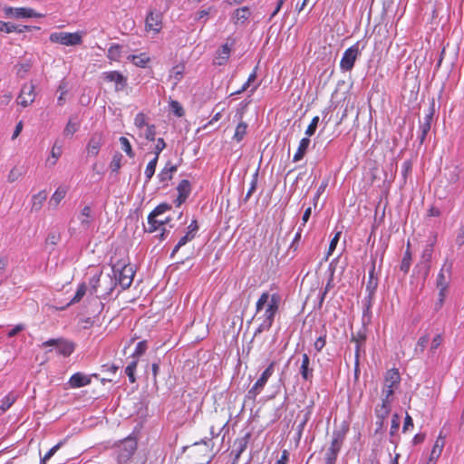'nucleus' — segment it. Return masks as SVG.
Listing matches in <instances>:
<instances>
[{"label": "nucleus", "mask_w": 464, "mask_h": 464, "mask_svg": "<svg viewBox=\"0 0 464 464\" xmlns=\"http://www.w3.org/2000/svg\"><path fill=\"white\" fill-rule=\"evenodd\" d=\"M400 424H401V417L398 413H394L392 415V423H391V435H394L399 428H400Z\"/></svg>", "instance_id": "obj_54"}, {"label": "nucleus", "mask_w": 464, "mask_h": 464, "mask_svg": "<svg viewBox=\"0 0 464 464\" xmlns=\"http://www.w3.org/2000/svg\"><path fill=\"white\" fill-rule=\"evenodd\" d=\"M162 14L160 12L150 11L146 17V29L159 33L161 28Z\"/></svg>", "instance_id": "obj_18"}, {"label": "nucleus", "mask_w": 464, "mask_h": 464, "mask_svg": "<svg viewBox=\"0 0 464 464\" xmlns=\"http://www.w3.org/2000/svg\"><path fill=\"white\" fill-rule=\"evenodd\" d=\"M52 43L71 46L82 44V36L78 33L57 32L50 34Z\"/></svg>", "instance_id": "obj_7"}, {"label": "nucleus", "mask_w": 464, "mask_h": 464, "mask_svg": "<svg viewBox=\"0 0 464 464\" xmlns=\"http://www.w3.org/2000/svg\"><path fill=\"white\" fill-rule=\"evenodd\" d=\"M170 209L171 205L168 203L158 205L148 216V227H144L145 232L153 233L160 227L169 224V218H165L164 220H157V218Z\"/></svg>", "instance_id": "obj_4"}, {"label": "nucleus", "mask_w": 464, "mask_h": 464, "mask_svg": "<svg viewBox=\"0 0 464 464\" xmlns=\"http://www.w3.org/2000/svg\"><path fill=\"white\" fill-rule=\"evenodd\" d=\"M137 449V441L130 437L126 438L118 445V460L121 463H125L135 452Z\"/></svg>", "instance_id": "obj_8"}, {"label": "nucleus", "mask_w": 464, "mask_h": 464, "mask_svg": "<svg viewBox=\"0 0 464 464\" xmlns=\"http://www.w3.org/2000/svg\"><path fill=\"white\" fill-rule=\"evenodd\" d=\"M47 193L45 190H42L33 196L32 210L38 211L42 208L43 203L46 200Z\"/></svg>", "instance_id": "obj_31"}, {"label": "nucleus", "mask_w": 464, "mask_h": 464, "mask_svg": "<svg viewBox=\"0 0 464 464\" xmlns=\"http://www.w3.org/2000/svg\"><path fill=\"white\" fill-rule=\"evenodd\" d=\"M411 243L408 241L407 243V249L404 253V256L402 257L400 269L404 273L407 274L410 270L411 264V251L410 249Z\"/></svg>", "instance_id": "obj_29"}, {"label": "nucleus", "mask_w": 464, "mask_h": 464, "mask_svg": "<svg viewBox=\"0 0 464 464\" xmlns=\"http://www.w3.org/2000/svg\"><path fill=\"white\" fill-rule=\"evenodd\" d=\"M212 9H213V6H209L207 9H202V10L198 11L196 14L195 20L201 21L202 19H204L203 24H206L208 21V15L209 14V13L211 12Z\"/></svg>", "instance_id": "obj_57"}, {"label": "nucleus", "mask_w": 464, "mask_h": 464, "mask_svg": "<svg viewBox=\"0 0 464 464\" xmlns=\"http://www.w3.org/2000/svg\"><path fill=\"white\" fill-rule=\"evenodd\" d=\"M60 239H61L60 233H58L56 231H52V232H50L48 234V236L46 237V243L50 244V245H53V246H55V245L58 244Z\"/></svg>", "instance_id": "obj_58"}, {"label": "nucleus", "mask_w": 464, "mask_h": 464, "mask_svg": "<svg viewBox=\"0 0 464 464\" xmlns=\"http://www.w3.org/2000/svg\"><path fill=\"white\" fill-rule=\"evenodd\" d=\"M102 272L94 275L89 280V285H90V294L93 295L96 294L98 291V287L100 286V281H101V276Z\"/></svg>", "instance_id": "obj_44"}, {"label": "nucleus", "mask_w": 464, "mask_h": 464, "mask_svg": "<svg viewBox=\"0 0 464 464\" xmlns=\"http://www.w3.org/2000/svg\"><path fill=\"white\" fill-rule=\"evenodd\" d=\"M247 124L244 121H240L236 127L235 134L233 139L237 142L241 141L246 134Z\"/></svg>", "instance_id": "obj_40"}, {"label": "nucleus", "mask_w": 464, "mask_h": 464, "mask_svg": "<svg viewBox=\"0 0 464 464\" xmlns=\"http://www.w3.org/2000/svg\"><path fill=\"white\" fill-rule=\"evenodd\" d=\"M145 137L150 141H154L155 140V139H156V127H155V125L151 124V125H148L147 126Z\"/></svg>", "instance_id": "obj_62"}, {"label": "nucleus", "mask_w": 464, "mask_h": 464, "mask_svg": "<svg viewBox=\"0 0 464 464\" xmlns=\"http://www.w3.org/2000/svg\"><path fill=\"white\" fill-rule=\"evenodd\" d=\"M103 144V136L102 132H94L87 144V153L89 156L96 157Z\"/></svg>", "instance_id": "obj_14"}, {"label": "nucleus", "mask_w": 464, "mask_h": 464, "mask_svg": "<svg viewBox=\"0 0 464 464\" xmlns=\"http://www.w3.org/2000/svg\"><path fill=\"white\" fill-rule=\"evenodd\" d=\"M400 379H385L382 389V399L392 400L394 390L398 388Z\"/></svg>", "instance_id": "obj_21"}, {"label": "nucleus", "mask_w": 464, "mask_h": 464, "mask_svg": "<svg viewBox=\"0 0 464 464\" xmlns=\"http://www.w3.org/2000/svg\"><path fill=\"white\" fill-rule=\"evenodd\" d=\"M67 189L63 187H59L55 192L53 194L50 205H53L54 207H57L58 204L62 201V199L64 198L66 195Z\"/></svg>", "instance_id": "obj_36"}, {"label": "nucleus", "mask_w": 464, "mask_h": 464, "mask_svg": "<svg viewBox=\"0 0 464 464\" xmlns=\"http://www.w3.org/2000/svg\"><path fill=\"white\" fill-rule=\"evenodd\" d=\"M178 190V197L175 199V204L177 207H179L181 204H183L191 192V185L190 182L188 179H182L179 181L177 187Z\"/></svg>", "instance_id": "obj_16"}, {"label": "nucleus", "mask_w": 464, "mask_h": 464, "mask_svg": "<svg viewBox=\"0 0 464 464\" xmlns=\"http://www.w3.org/2000/svg\"><path fill=\"white\" fill-rule=\"evenodd\" d=\"M35 85L32 82L24 83L18 96V103L23 107H27L34 102L35 99Z\"/></svg>", "instance_id": "obj_10"}, {"label": "nucleus", "mask_w": 464, "mask_h": 464, "mask_svg": "<svg viewBox=\"0 0 464 464\" xmlns=\"http://www.w3.org/2000/svg\"><path fill=\"white\" fill-rule=\"evenodd\" d=\"M252 12L248 6L238 7L231 14V21L235 24H245L248 22Z\"/></svg>", "instance_id": "obj_17"}, {"label": "nucleus", "mask_w": 464, "mask_h": 464, "mask_svg": "<svg viewBox=\"0 0 464 464\" xmlns=\"http://www.w3.org/2000/svg\"><path fill=\"white\" fill-rule=\"evenodd\" d=\"M310 358L306 353H304L302 356V363L299 369V372L302 377H308L309 374H312L313 369L309 368Z\"/></svg>", "instance_id": "obj_37"}, {"label": "nucleus", "mask_w": 464, "mask_h": 464, "mask_svg": "<svg viewBox=\"0 0 464 464\" xmlns=\"http://www.w3.org/2000/svg\"><path fill=\"white\" fill-rule=\"evenodd\" d=\"M128 60L140 68H145L148 63L150 61V57L147 56L146 53H140L139 55L130 54L128 56Z\"/></svg>", "instance_id": "obj_30"}, {"label": "nucleus", "mask_w": 464, "mask_h": 464, "mask_svg": "<svg viewBox=\"0 0 464 464\" xmlns=\"http://www.w3.org/2000/svg\"><path fill=\"white\" fill-rule=\"evenodd\" d=\"M169 106L177 117H182L185 114L183 107L178 101H171Z\"/></svg>", "instance_id": "obj_50"}, {"label": "nucleus", "mask_w": 464, "mask_h": 464, "mask_svg": "<svg viewBox=\"0 0 464 464\" xmlns=\"http://www.w3.org/2000/svg\"><path fill=\"white\" fill-rule=\"evenodd\" d=\"M79 220H80V223H81V227L83 228V229H88L92 221H93V216H92V208L90 206H85L82 211H81V214L79 216Z\"/></svg>", "instance_id": "obj_24"}, {"label": "nucleus", "mask_w": 464, "mask_h": 464, "mask_svg": "<svg viewBox=\"0 0 464 464\" xmlns=\"http://www.w3.org/2000/svg\"><path fill=\"white\" fill-rule=\"evenodd\" d=\"M112 262V260L111 261ZM112 276H109L110 286L105 288L104 295H111L112 291L119 284L123 290L128 289L133 281L135 272L130 264H126L122 260L111 263Z\"/></svg>", "instance_id": "obj_2"}, {"label": "nucleus", "mask_w": 464, "mask_h": 464, "mask_svg": "<svg viewBox=\"0 0 464 464\" xmlns=\"http://www.w3.org/2000/svg\"><path fill=\"white\" fill-rule=\"evenodd\" d=\"M14 30H16L15 24L9 22L0 21V32L10 34L14 32Z\"/></svg>", "instance_id": "obj_59"}, {"label": "nucleus", "mask_w": 464, "mask_h": 464, "mask_svg": "<svg viewBox=\"0 0 464 464\" xmlns=\"http://www.w3.org/2000/svg\"><path fill=\"white\" fill-rule=\"evenodd\" d=\"M434 105H435L434 100L432 99L430 106L429 113L426 114L423 121L420 122V130L430 131V126H431V121H432L433 114H434Z\"/></svg>", "instance_id": "obj_28"}, {"label": "nucleus", "mask_w": 464, "mask_h": 464, "mask_svg": "<svg viewBox=\"0 0 464 464\" xmlns=\"http://www.w3.org/2000/svg\"><path fill=\"white\" fill-rule=\"evenodd\" d=\"M49 346L53 347L57 353L64 357L70 356L75 350V343L63 337L52 338L42 343V347Z\"/></svg>", "instance_id": "obj_5"}, {"label": "nucleus", "mask_w": 464, "mask_h": 464, "mask_svg": "<svg viewBox=\"0 0 464 464\" xmlns=\"http://www.w3.org/2000/svg\"><path fill=\"white\" fill-rule=\"evenodd\" d=\"M121 46L120 44H112L108 50V58L114 61L119 60L121 57Z\"/></svg>", "instance_id": "obj_48"}, {"label": "nucleus", "mask_w": 464, "mask_h": 464, "mask_svg": "<svg viewBox=\"0 0 464 464\" xmlns=\"http://www.w3.org/2000/svg\"><path fill=\"white\" fill-rule=\"evenodd\" d=\"M177 165H173L170 161H168L165 167L158 174V178L161 183L168 182L173 177V174L177 171Z\"/></svg>", "instance_id": "obj_23"}, {"label": "nucleus", "mask_w": 464, "mask_h": 464, "mask_svg": "<svg viewBox=\"0 0 464 464\" xmlns=\"http://www.w3.org/2000/svg\"><path fill=\"white\" fill-rule=\"evenodd\" d=\"M16 400L17 395L14 392H9L7 395H5L0 401V415H3L5 412H6L16 401Z\"/></svg>", "instance_id": "obj_27"}, {"label": "nucleus", "mask_w": 464, "mask_h": 464, "mask_svg": "<svg viewBox=\"0 0 464 464\" xmlns=\"http://www.w3.org/2000/svg\"><path fill=\"white\" fill-rule=\"evenodd\" d=\"M153 377H156L159 374L160 369V360L154 359L151 362L149 361V367L147 368Z\"/></svg>", "instance_id": "obj_55"}, {"label": "nucleus", "mask_w": 464, "mask_h": 464, "mask_svg": "<svg viewBox=\"0 0 464 464\" xmlns=\"http://www.w3.org/2000/svg\"><path fill=\"white\" fill-rule=\"evenodd\" d=\"M429 341H430V337L427 334L420 337L417 342L416 347H415V352L422 353L425 350V348L427 347Z\"/></svg>", "instance_id": "obj_51"}, {"label": "nucleus", "mask_w": 464, "mask_h": 464, "mask_svg": "<svg viewBox=\"0 0 464 464\" xmlns=\"http://www.w3.org/2000/svg\"><path fill=\"white\" fill-rule=\"evenodd\" d=\"M257 183H258V169L253 174L249 189L246 192V195L244 198L245 202H246L250 198L252 194L256 191Z\"/></svg>", "instance_id": "obj_45"}, {"label": "nucleus", "mask_w": 464, "mask_h": 464, "mask_svg": "<svg viewBox=\"0 0 464 464\" xmlns=\"http://www.w3.org/2000/svg\"><path fill=\"white\" fill-rule=\"evenodd\" d=\"M231 53V46L227 43L222 44L218 51L216 52V55L214 58V64L216 65H224L229 59Z\"/></svg>", "instance_id": "obj_19"}, {"label": "nucleus", "mask_w": 464, "mask_h": 464, "mask_svg": "<svg viewBox=\"0 0 464 464\" xmlns=\"http://www.w3.org/2000/svg\"><path fill=\"white\" fill-rule=\"evenodd\" d=\"M445 446V435L440 432L431 449L433 456H440Z\"/></svg>", "instance_id": "obj_34"}, {"label": "nucleus", "mask_w": 464, "mask_h": 464, "mask_svg": "<svg viewBox=\"0 0 464 464\" xmlns=\"http://www.w3.org/2000/svg\"><path fill=\"white\" fill-rule=\"evenodd\" d=\"M318 123H319V117L318 116L314 117L305 130V134L308 137L313 136L315 133Z\"/></svg>", "instance_id": "obj_52"}, {"label": "nucleus", "mask_w": 464, "mask_h": 464, "mask_svg": "<svg viewBox=\"0 0 464 464\" xmlns=\"http://www.w3.org/2000/svg\"><path fill=\"white\" fill-rule=\"evenodd\" d=\"M376 258L372 257V266L369 270V278L366 284L367 295L375 296L379 285V278L375 273Z\"/></svg>", "instance_id": "obj_13"}, {"label": "nucleus", "mask_w": 464, "mask_h": 464, "mask_svg": "<svg viewBox=\"0 0 464 464\" xmlns=\"http://www.w3.org/2000/svg\"><path fill=\"white\" fill-rule=\"evenodd\" d=\"M433 245L434 243H430L425 246L422 251L420 261L418 264H430L432 258L433 254Z\"/></svg>", "instance_id": "obj_38"}, {"label": "nucleus", "mask_w": 464, "mask_h": 464, "mask_svg": "<svg viewBox=\"0 0 464 464\" xmlns=\"http://www.w3.org/2000/svg\"><path fill=\"white\" fill-rule=\"evenodd\" d=\"M140 366L143 369V373L147 376L150 375V372L148 371L149 367V360L145 359H139L130 356V361L128 362L127 366L125 367V373L127 377H134V373L136 372L137 367Z\"/></svg>", "instance_id": "obj_12"}, {"label": "nucleus", "mask_w": 464, "mask_h": 464, "mask_svg": "<svg viewBox=\"0 0 464 464\" xmlns=\"http://www.w3.org/2000/svg\"><path fill=\"white\" fill-rule=\"evenodd\" d=\"M361 54V50L359 48V42L355 44L352 45L343 54V57L340 62V67L343 72H350L353 70L354 66V63L357 57Z\"/></svg>", "instance_id": "obj_6"}, {"label": "nucleus", "mask_w": 464, "mask_h": 464, "mask_svg": "<svg viewBox=\"0 0 464 464\" xmlns=\"http://www.w3.org/2000/svg\"><path fill=\"white\" fill-rule=\"evenodd\" d=\"M134 124L137 128L142 129L146 123V116L143 112H139L134 119Z\"/></svg>", "instance_id": "obj_61"}, {"label": "nucleus", "mask_w": 464, "mask_h": 464, "mask_svg": "<svg viewBox=\"0 0 464 464\" xmlns=\"http://www.w3.org/2000/svg\"><path fill=\"white\" fill-rule=\"evenodd\" d=\"M347 430L348 427L334 431L330 447L324 454V464H336L337 456L343 447Z\"/></svg>", "instance_id": "obj_3"}, {"label": "nucleus", "mask_w": 464, "mask_h": 464, "mask_svg": "<svg viewBox=\"0 0 464 464\" xmlns=\"http://www.w3.org/2000/svg\"><path fill=\"white\" fill-rule=\"evenodd\" d=\"M266 381L267 379H257L255 385L248 391V396L255 399L256 396L259 393V391L265 386Z\"/></svg>", "instance_id": "obj_42"}, {"label": "nucleus", "mask_w": 464, "mask_h": 464, "mask_svg": "<svg viewBox=\"0 0 464 464\" xmlns=\"http://www.w3.org/2000/svg\"><path fill=\"white\" fill-rule=\"evenodd\" d=\"M102 78L106 82L115 83V92H121L127 86V77L118 71H110L102 73Z\"/></svg>", "instance_id": "obj_11"}, {"label": "nucleus", "mask_w": 464, "mask_h": 464, "mask_svg": "<svg viewBox=\"0 0 464 464\" xmlns=\"http://www.w3.org/2000/svg\"><path fill=\"white\" fill-rule=\"evenodd\" d=\"M120 143L121 145V149L126 152V154L130 157V158H133L135 156V153L131 148V145L129 141V140L126 138V137H121L120 138Z\"/></svg>", "instance_id": "obj_47"}, {"label": "nucleus", "mask_w": 464, "mask_h": 464, "mask_svg": "<svg viewBox=\"0 0 464 464\" xmlns=\"http://www.w3.org/2000/svg\"><path fill=\"white\" fill-rule=\"evenodd\" d=\"M122 155L120 153V152H116L113 157H112V160L110 162V166L109 168L111 169V170L112 172H118L119 169H121V160H122Z\"/></svg>", "instance_id": "obj_43"}, {"label": "nucleus", "mask_w": 464, "mask_h": 464, "mask_svg": "<svg viewBox=\"0 0 464 464\" xmlns=\"http://www.w3.org/2000/svg\"><path fill=\"white\" fill-rule=\"evenodd\" d=\"M326 344V331L321 334L314 342V346L316 352L320 353Z\"/></svg>", "instance_id": "obj_53"}, {"label": "nucleus", "mask_w": 464, "mask_h": 464, "mask_svg": "<svg viewBox=\"0 0 464 464\" xmlns=\"http://www.w3.org/2000/svg\"><path fill=\"white\" fill-rule=\"evenodd\" d=\"M310 142H311V140L308 137L303 138L300 140L297 150L295 153L294 158H293L294 162H297L304 157V155L308 150V147L310 145Z\"/></svg>", "instance_id": "obj_26"}, {"label": "nucleus", "mask_w": 464, "mask_h": 464, "mask_svg": "<svg viewBox=\"0 0 464 464\" xmlns=\"http://www.w3.org/2000/svg\"><path fill=\"white\" fill-rule=\"evenodd\" d=\"M5 14L8 17L31 18V17H44V14L35 12L34 9L29 7H11L6 6L4 9Z\"/></svg>", "instance_id": "obj_9"}, {"label": "nucleus", "mask_w": 464, "mask_h": 464, "mask_svg": "<svg viewBox=\"0 0 464 464\" xmlns=\"http://www.w3.org/2000/svg\"><path fill=\"white\" fill-rule=\"evenodd\" d=\"M375 296L366 295L362 300L363 311H362V319L364 320L368 317V321L371 320L372 317V306L373 304Z\"/></svg>", "instance_id": "obj_32"}, {"label": "nucleus", "mask_w": 464, "mask_h": 464, "mask_svg": "<svg viewBox=\"0 0 464 464\" xmlns=\"http://www.w3.org/2000/svg\"><path fill=\"white\" fill-rule=\"evenodd\" d=\"M79 122H73L72 120L70 119L63 130V134L65 136H72L79 130Z\"/></svg>", "instance_id": "obj_46"}, {"label": "nucleus", "mask_w": 464, "mask_h": 464, "mask_svg": "<svg viewBox=\"0 0 464 464\" xmlns=\"http://www.w3.org/2000/svg\"><path fill=\"white\" fill-rule=\"evenodd\" d=\"M455 241L459 246L464 245V222L460 224Z\"/></svg>", "instance_id": "obj_64"}, {"label": "nucleus", "mask_w": 464, "mask_h": 464, "mask_svg": "<svg viewBox=\"0 0 464 464\" xmlns=\"http://www.w3.org/2000/svg\"><path fill=\"white\" fill-rule=\"evenodd\" d=\"M392 400L382 399V403L377 405L375 408V414L381 424L388 417L391 411Z\"/></svg>", "instance_id": "obj_22"}, {"label": "nucleus", "mask_w": 464, "mask_h": 464, "mask_svg": "<svg viewBox=\"0 0 464 464\" xmlns=\"http://www.w3.org/2000/svg\"><path fill=\"white\" fill-rule=\"evenodd\" d=\"M62 445V442H59L57 443L56 445H54L53 448H51L46 453L45 455L44 456V458L42 459V463L45 464L47 460H49L54 454L55 452L60 449Z\"/></svg>", "instance_id": "obj_60"}, {"label": "nucleus", "mask_w": 464, "mask_h": 464, "mask_svg": "<svg viewBox=\"0 0 464 464\" xmlns=\"http://www.w3.org/2000/svg\"><path fill=\"white\" fill-rule=\"evenodd\" d=\"M352 342L355 343V377L358 375V362H359V356L362 347L364 345L366 341V330L363 328L362 330L358 331L355 334H352L351 338Z\"/></svg>", "instance_id": "obj_15"}, {"label": "nucleus", "mask_w": 464, "mask_h": 464, "mask_svg": "<svg viewBox=\"0 0 464 464\" xmlns=\"http://www.w3.org/2000/svg\"><path fill=\"white\" fill-rule=\"evenodd\" d=\"M87 292V285L85 283H82L78 285L77 291L74 296L71 299V301L67 304L66 306H70L72 304L79 303L82 297L85 295Z\"/></svg>", "instance_id": "obj_33"}, {"label": "nucleus", "mask_w": 464, "mask_h": 464, "mask_svg": "<svg viewBox=\"0 0 464 464\" xmlns=\"http://www.w3.org/2000/svg\"><path fill=\"white\" fill-rule=\"evenodd\" d=\"M157 163H158V159L157 157H154L147 165L146 167V169H145V177H146V180H145V183H148L150 182V180L151 179V178L153 177V175L155 174V170H156V167H157Z\"/></svg>", "instance_id": "obj_39"}, {"label": "nucleus", "mask_w": 464, "mask_h": 464, "mask_svg": "<svg viewBox=\"0 0 464 464\" xmlns=\"http://www.w3.org/2000/svg\"><path fill=\"white\" fill-rule=\"evenodd\" d=\"M416 269L419 274L422 276L423 280H426L430 274V264H417Z\"/></svg>", "instance_id": "obj_56"}, {"label": "nucleus", "mask_w": 464, "mask_h": 464, "mask_svg": "<svg viewBox=\"0 0 464 464\" xmlns=\"http://www.w3.org/2000/svg\"><path fill=\"white\" fill-rule=\"evenodd\" d=\"M280 303L281 295L278 293L269 294L266 291L261 294L256 304V313H260L263 310L264 313L259 318L262 322L256 329L255 336L271 329L279 310Z\"/></svg>", "instance_id": "obj_1"}, {"label": "nucleus", "mask_w": 464, "mask_h": 464, "mask_svg": "<svg viewBox=\"0 0 464 464\" xmlns=\"http://www.w3.org/2000/svg\"><path fill=\"white\" fill-rule=\"evenodd\" d=\"M451 264H444L440 273L437 276L436 285L437 287H449L450 277L451 274Z\"/></svg>", "instance_id": "obj_20"}, {"label": "nucleus", "mask_w": 464, "mask_h": 464, "mask_svg": "<svg viewBox=\"0 0 464 464\" xmlns=\"http://www.w3.org/2000/svg\"><path fill=\"white\" fill-rule=\"evenodd\" d=\"M148 349V343L146 340L140 341L137 343L134 352L131 356L139 359H143V355L145 354Z\"/></svg>", "instance_id": "obj_41"}, {"label": "nucleus", "mask_w": 464, "mask_h": 464, "mask_svg": "<svg viewBox=\"0 0 464 464\" xmlns=\"http://www.w3.org/2000/svg\"><path fill=\"white\" fill-rule=\"evenodd\" d=\"M91 379H69L64 384L65 389L81 388L90 384Z\"/></svg>", "instance_id": "obj_35"}, {"label": "nucleus", "mask_w": 464, "mask_h": 464, "mask_svg": "<svg viewBox=\"0 0 464 464\" xmlns=\"http://www.w3.org/2000/svg\"><path fill=\"white\" fill-rule=\"evenodd\" d=\"M166 148V142L164 141V140L162 138H159L157 140V144L155 145V148H154V154H155V157H157V159L159 160V156L160 154V152Z\"/></svg>", "instance_id": "obj_63"}, {"label": "nucleus", "mask_w": 464, "mask_h": 464, "mask_svg": "<svg viewBox=\"0 0 464 464\" xmlns=\"http://www.w3.org/2000/svg\"><path fill=\"white\" fill-rule=\"evenodd\" d=\"M250 438L251 433L246 432L243 437L235 440L234 447L236 450V459H238L240 455L246 450Z\"/></svg>", "instance_id": "obj_25"}, {"label": "nucleus", "mask_w": 464, "mask_h": 464, "mask_svg": "<svg viewBox=\"0 0 464 464\" xmlns=\"http://www.w3.org/2000/svg\"><path fill=\"white\" fill-rule=\"evenodd\" d=\"M184 70H185L184 64L175 65L171 69V73H172V75L174 76V78L176 80V83L179 82L182 79L183 73H184Z\"/></svg>", "instance_id": "obj_49"}]
</instances>
